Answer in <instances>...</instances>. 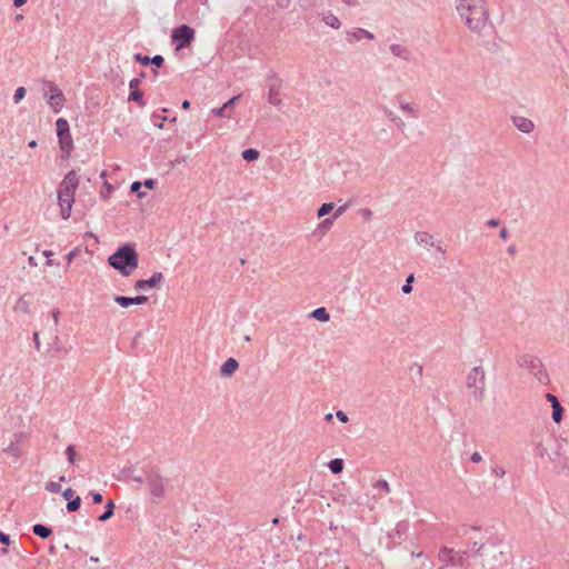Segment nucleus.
Returning <instances> with one entry per match:
<instances>
[{"mask_svg": "<svg viewBox=\"0 0 569 569\" xmlns=\"http://www.w3.org/2000/svg\"><path fill=\"white\" fill-rule=\"evenodd\" d=\"M47 86H48V89H49V94H60V93H63L56 83L51 82V81H48L47 82Z\"/></svg>", "mask_w": 569, "mask_h": 569, "instance_id": "42", "label": "nucleus"}, {"mask_svg": "<svg viewBox=\"0 0 569 569\" xmlns=\"http://www.w3.org/2000/svg\"><path fill=\"white\" fill-rule=\"evenodd\" d=\"M108 263L118 270L121 276L129 277L139 264V258L134 246L131 243L121 246L111 256H109Z\"/></svg>", "mask_w": 569, "mask_h": 569, "instance_id": "2", "label": "nucleus"}, {"mask_svg": "<svg viewBox=\"0 0 569 569\" xmlns=\"http://www.w3.org/2000/svg\"><path fill=\"white\" fill-rule=\"evenodd\" d=\"M91 497H92V501L93 503H101L102 500H103V497L100 492H96V491H91Z\"/></svg>", "mask_w": 569, "mask_h": 569, "instance_id": "48", "label": "nucleus"}, {"mask_svg": "<svg viewBox=\"0 0 569 569\" xmlns=\"http://www.w3.org/2000/svg\"><path fill=\"white\" fill-rule=\"evenodd\" d=\"M57 136L61 150L69 156L73 148V139L70 133V127L64 118H59L56 121Z\"/></svg>", "mask_w": 569, "mask_h": 569, "instance_id": "6", "label": "nucleus"}, {"mask_svg": "<svg viewBox=\"0 0 569 569\" xmlns=\"http://www.w3.org/2000/svg\"><path fill=\"white\" fill-rule=\"evenodd\" d=\"M46 490L51 493H58L61 491V485L59 482L49 481L46 483Z\"/></svg>", "mask_w": 569, "mask_h": 569, "instance_id": "36", "label": "nucleus"}, {"mask_svg": "<svg viewBox=\"0 0 569 569\" xmlns=\"http://www.w3.org/2000/svg\"><path fill=\"white\" fill-rule=\"evenodd\" d=\"M113 511H114V502L112 500H109L106 505V510L103 513H101L99 517H98V520L100 522H104L107 520H109L112 516H113Z\"/></svg>", "mask_w": 569, "mask_h": 569, "instance_id": "26", "label": "nucleus"}, {"mask_svg": "<svg viewBox=\"0 0 569 569\" xmlns=\"http://www.w3.org/2000/svg\"><path fill=\"white\" fill-rule=\"evenodd\" d=\"M389 50L393 57L399 58L406 62H409L412 59V51L403 44L392 43L390 44Z\"/></svg>", "mask_w": 569, "mask_h": 569, "instance_id": "16", "label": "nucleus"}, {"mask_svg": "<svg viewBox=\"0 0 569 569\" xmlns=\"http://www.w3.org/2000/svg\"><path fill=\"white\" fill-rule=\"evenodd\" d=\"M140 188H141V182H139V181L132 182V184L130 187L132 192H138L140 190Z\"/></svg>", "mask_w": 569, "mask_h": 569, "instance_id": "60", "label": "nucleus"}, {"mask_svg": "<svg viewBox=\"0 0 569 569\" xmlns=\"http://www.w3.org/2000/svg\"><path fill=\"white\" fill-rule=\"evenodd\" d=\"M321 20L328 27H331L333 29H339L341 27V22H340L339 18L336 14L331 13V12L323 13Z\"/></svg>", "mask_w": 569, "mask_h": 569, "instance_id": "23", "label": "nucleus"}, {"mask_svg": "<svg viewBox=\"0 0 569 569\" xmlns=\"http://www.w3.org/2000/svg\"><path fill=\"white\" fill-rule=\"evenodd\" d=\"M373 487L376 489H381L383 490L385 492H389L390 491V487H389V483L386 481V480H378L376 481V483L373 485Z\"/></svg>", "mask_w": 569, "mask_h": 569, "instance_id": "40", "label": "nucleus"}, {"mask_svg": "<svg viewBox=\"0 0 569 569\" xmlns=\"http://www.w3.org/2000/svg\"><path fill=\"white\" fill-rule=\"evenodd\" d=\"M385 114L387 116V118L396 124V127L400 130H403L405 129V122L402 121V119H400L399 117H397L392 111L390 110H386L385 111Z\"/></svg>", "mask_w": 569, "mask_h": 569, "instance_id": "31", "label": "nucleus"}, {"mask_svg": "<svg viewBox=\"0 0 569 569\" xmlns=\"http://www.w3.org/2000/svg\"><path fill=\"white\" fill-rule=\"evenodd\" d=\"M238 361L234 358H229L222 363L220 373L224 377H230L238 369Z\"/></svg>", "mask_w": 569, "mask_h": 569, "instance_id": "21", "label": "nucleus"}, {"mask_svg": "<svg viewBox=\"0 0 569 569\" xmlns=\"http://www.w3.org/2000/svg\"><path fill=\"white\" fill-rule=\"evenodd\" d=\"M140 86V78H133L129 82V88L131 90H138V87Z\"/></svg>", "mask_w": 569, "mask_h": 569, "instance_id": "51", "label": "nucleus"}, {"mask_svg": "<svg viewBox=\"0 0 569 569\" xmlns=\"http://www.w3.org/2000/svg\"><path fill=\"white\" fill-rule=\"evenodd\" d=\"M456 9L468 29L481 33L488 26L489 9L486 0H456Z\"/></svg>", "mask_w": 569, "mask_h": 569, "instance_id": "1", "label": "nucleus"}, {"mask_svg": "<svg viewBox=\"0 0 569 569\" xmlns=\"http://www.w3.org/2000/svg\"><path fill=\"white\" fill-rule=\"evenodd\" d=\"M242 158L248 162L254 161L259 158V151L253 148L246 149L242 152Z\"/></svg>", "mask_w": 569, "mask_h": 569, "instance_id": "32", "label": "nucleus"}, {"mask_svg": "<svg viewBox=\"0 0 569 569\" xmlns=\"http://www.w3.org/2000/svg\"><path fill=\"white\" fill-rule=\"evenodd\" d=\"M486 375L482 367L472 368L467 376V387L476 401L485 397Z\"/></svg>", "mask_w": 569, "mask_h": 569, "instance_id": "3", "label": "nucleus"}, {"mask_svg": "<svg viewBox=\"0 0 569 569\" xmlns=\"http://www.w3.org/2000/svg\"><path fill=\"white\" fill-rule=\"evenodd\" d=\"M333 209V203L332 202H326L323 203L319 209H318V212H317V216L319 218L321 217H325L327 216L328 213H330Z\"/></svg>", "mask_w": 569, "mask_h": 569, "instance_id": "34", "label": "nucleus"}, {"mask_svg": "<svg viewBox=\"0 0 569 569\" xmlns=\"http://www.w3.org/2000/svg\"><path fill=\"white\" fill-rule=\"evenodd\" d=\"M239 99H240V94L232 97L226 103H223L220 108L212 109L211 113H213L216 117H219V118H231L233 106Z\"/></svg>", "mask_w": 569, "mask_h": 569, "instance_id": "14", "label": "nucleus"}, {"mask_svg": "<svg viewBox=\"0 0 569 569\" xmlns=\"http://www.w3.org/2000/svg\"><path fill=\"white\" fill-rule=\"evenodd\" d=\"M79 186V179L74 170L69 171L62 182L59 186L58 194H62L63 197H72L74 198L76 191Z\"/></svg>", "mask_w": 569, "mask_h": 569, "instance_id": "8", "label": "nucleus"}, {"mask_svg": "<svg viewBox=\"0 0 569 569\" xmlns=\"http://www.w3.org/2000/svg\"><path fill=\"white\" fill-rule=\"evenodd\" d=\"M551 408H552L551 417H552L553 422H556V423L561 422V420L563 418V411H565L561 403L553 405Z\"/></svg>", "mask_w": 569, "mask_h": 569, "instance_id": "28", "label": "nucleus"}, {"mask_svg": "<svg viewBox=\"0 0 569 569\" xmlns=\"http://www.w3.org/2000/svg\"><path fill=\"white\" fill-rule=\"evenodd\" d=\"M519 366L527 369L537 379L539 383H549V376L547 373V370L542 361L538 357H533L530 355L521 356L519 359Z\"/></svg>", "mask_w": 569, "mask_h": 569, "instance_id": "4", "label": "nucleus"}, {"mask_svg": "<svg viewBox=\"0 0 569 569\" xmlns=\"http://www.w3.org/2000/svg\"><path fill=\"white\" fill-rule=\"evenodd\" d=\"M432 247L441 254H445L447 252L446 247L439 240H436V244H433Z\"/></svg>", "mask_w": 569, "mask_h": 569, "instance_id": "47", "label": "nucleus"}, {"mask_svg": "<svg viewBox=\"0 0 569 569\" xmlns=\"http://www.w3.org/2000/svg\"><path fill=\"white\" fill-rule=\"evenodd\" d=\"M470 460H471L473 463H479V462H481V461H482V457H481V455H480L478 451H476V452H473V453L471 455Z\"/></svg>", "mask_w": 569, "mask_h": 569, "instance_id": "55", "label": "nucleus"}, {"mask_svg": "<svg viewBox=\"0 0 569 569\" xmlns=\"http://www.w3.org/2000/svg\"><path fill=\"white\" fill-rule=\"evenodd\" d=\"M512 123L519 131L523 133H530L535 129V123L532 120L522 116L512 117Z\"/></svg>", "mask_w": 569, "mask_h": 569, "instance_id": "17", "label": "nucleus"}, {"mask_svg": "<svg viewBox=\"0 0 569 569\" xmlns=\"http://www.w3.org/2000/svg\"><path fill=\"white\" fill-rule=\"evenodd\" d=\"M74 495V491L71 489V488H67L63 492H62V496L64 499L67 500H71V498L73 497Z\"/></svg>", "mask_w": 569, "mask_h": 569, "instance_id": "56", "label": "nucleus"}, {"mask_svg": "<svg viewBox=\"0 0 569 569\" xmlns=\"http://www.w3.org/2000/svg\"><path fill=\"white\" fill-rule=\"evenodd\" d=\"M81 505V498L77 496L76 498L71 499L67 503V510L69 512H74L80 508Z\"/></svg>", "mask_w": 569, "mask_h": 569, "instance_id": "33", "label": "nucleus"}, {"mask_svg": "<svg viewBox=\"0 0 569 569\" xmlns=\"http://www.w3.org/2000/svg\"><path fill=\"white\" fill-rule=\"evenodd\" d=\"M399 108H400V110L402 112L407 113L411 118H418L419 117L418 107L415 103H409V102L400 101L399 102Z\"/></svg>", "mask_w": 569, "mask_h": 569, "instance_id": "22", "label": "nucleus"}, {"mask_svg": "<svg viewBox=\"0 0 569 569\" xmlns=\"http://www.w3.org/2000/svg\"><path fill=\"white\" fill-rule=\"evenodd\" d=\"M491 473L496 477L502 478L506 475V471L500 466H495L491 468Z\"/></svg>", "mask_w": 569, "mask_h": 569, "instance_id": "44", "label": "nucleus"}, {"mask_svg": "<svg viewBox=\"0 0 569 569\" xmlns=\"http://www.w3.org/2000/svg\"><path fill=\"white\" fill-rule=\"evenodd\" d=\"M59 317H60V311L53 310L52 311V320H53L54 327H57L59 323Z\"/></svg>", "mask_w": 569, "mask_h": 569, "instance_id": "58", "label": "nucleus"}, {"mask_svg": "<svg viewBox=\"0 0 569 569\" xmlns=\"http://www.w3.org/2000/svg\"><path fill=\"white\" fill-rule=\"evenodd\" d=\"M546 399L551 403V407H552L553 405L560 403V401L558 400V398H557L553 393H550V392H547V393H546Z\"/></svg>", "mask_w": 569, "mask_h": 569, "instance_id": "50", "label": "nucleus"}, {"mask_svg": "<svg viewBox=\"0 0 569 569\" xmlns=\"http://www.w3.org/2000/svg\"><path fill=\"white\" fill-rule=\"evenodd\" d=\"M134 59H136V61L140 62L143 66L150 64V57H148V56H142L141 53H136Z\"/></svg>", "mask_w": 569, "mask_h": 569, "instance_id": "41", "label": "nucleus"}, {"mask_svg": "<svg viewBox=\"0 0 569 569\" xmlns=\"http://www.w3.org/2000/svg\"><path fill=\"white\" fill-rule=\"evenodd\" d=\"M163 281V274L161 272H154L149 279H141L136 281V290H147L150 288L158 287Z\"/></svg>", "mask_w": 569, "mask_h": 569, "instance_id": "11", "label": "nucleus"}, {"mask_svg": "<svg viewBox=\"0 0 569 569\" xmlns=\"http://www.w3.org/2000/svg\"><path fill=\"white\" fill-rule=\"evenodd\" d=\"M163 57L160 54H156L152 58L150 57V64H154L157 67H161L163 63Z\"/></svg>", "mask_w": 569, "mask_h": 569, "instance_id": "46", "label": "nucleus"}, {"mask_svg": "<svg viewBox=\"0 0 569 569\" xmlns=\"http://www.w3.org/2000/svg\"><path fill=\"white\" fill-rule=\"evenodd\" d=\"M26 2L27 0H13V6L18 8L23 6Z\"/></svg>", "mask_w": 569, "mask_h": 569, "instance_id": "64", "label": "nucleus"}, {"mask_svg": "<svg viewBox=\"0 0 569 569\" xmlns=\"http://www.w3.org/2000/svg\"><path fill=\"white\" fill-rule=\"evenodd\" d=\"M499 223H500L499 219H496V218L489 219L487 221V226L491 227V228L498 227Z\"/></svg>", "mask_w": 569, "mask_h": 569, "instance_id": "59", "label": "nucleus"}, {"mask_svg": "<svg viewBox=\"0 0 569 569\" xmlns=\"http://www.w3.org/2000/svg\"><path fill=\"white\" fill-rule=\"evenodd\" d=\"M268 102L274 107H281L282 99L280 97V89L282 87V80L274 73L268 76Z\"/></svg>", "mask_w": 569, "mask_h": 569, "instance_id": "7", "label": "nucleus"}, {"mask_svg": "<svg viewBox=\"0 0 569 569\" xmlns=\"http://www.w3.org/2000/svg\"><path fill=\"white\" fill-rule=\"evenodd\" d=\"M32 531L36 536L42 538V539H47L51 536L52 533V530L51 528L42 525V523H36L33 527H32Z\"/></svg>", "mask_w": 569, "mask_h": 569, "instance_id": "24", "label": "nucleus"}, {"mask_svg": "<svg viewBox=\"0 0 569 569\" xmlns=\"http://www.w3.org/2000/svg\"><path fill=\"white\" fill-rule=\"evenodd\" d=\"M311 316L317 319V320H320V321H328L330 316L328 313V311L326 310V308H317L312 311Z\"/></svg>", "mask_w": 569, "mask_h": 569, "instance_id": "30", "label": "nucleus"}, {"mask_svg": "<svg viewBox=\"0 0 569 569\" xmlns=\"http://www.w3.org/2000/svg\"><path fill=\"white\" fill-rule=\"evenodd\" d=\"M333 220H335L333 218H327V219H325V220L321 222V226H322V227H330V226L332 224Z\"/></svg>", "mask_w": 569, "mask_h": 569, "instance_id": "63", "label": "nucleus"}, {"mask_svg": "<svg viewBox=\"0 0 569 569\" xmlns=\"http://www.w3.org/2000/svg\"><path fill=\"white\" fill-rule=\"evenodd\" d=\"M0 542L6 546H9L10 545V536L0 531Z\"/></svg>", "mask_w": 569, "mask_h": 569, "instance_id": "52", "label": "nucleus"}, {"mask_svg": "<svg viewBox=\"0 0 569 569\" xmlns=\"http://www.w3.org/2000/svg\"><path fill=\"white\" fill-rule=\"evenodd\" d=\"M194 30L187 24H181L172 30L171 39L174 43L176 50L187 48L194 40Z\"/></svg>", "mask_w": 569, "mask_h": 569, "instance_id": "5", "label": "nucleus"}, {"mask_svg": "<svg viewBox=\"0 0 569 569\" xmlns=\"http://www.w3.org/2000/svg\"><path fill=\"white\" fill-rule=\"evenodd\" d=\"M336 417L338 418V420H340V421H341V422H343V423L348 422V420H349V418H348L347 413H346V412H343L342 410H338V411L336 412Z\"/></svg>", "mask_w": 569, "mask_h": 569, "instance_id": "49", "label": "nucleus"}, {"mask_svg": "<svg viewBox=\"0 0 569 569\" xmlns=\"http://www.w3.org/2000/svg\"><path fill=\"white\" fill-rule=\"evenodd\" d=\"M73 202H74V198L63 197L62 194H58V203H59V207L61 210L62 219L67 220L70 218Z\"/></svg>", "mask_w": 569, "mask_h": 569, "instance_id": "18", "label": "nucleus"}, {"mask_svg": "<svg viewBox=\"0 0 569 569\" xmlns=\"http://www.w3.org/2000/svg\"><path fill=\"white\" fill-rule=\"evenodd\" d=\"M438 558L439 561H441L446 566H456L460 562L462 557L455 552L453 549L443 547L440 549Z\"/></svg>", "mask_w": 569, "mask_h": 569, "instance_id": "12", "label": "nucleus"}, {"mask_svg": "<svg viewBox=\"0 0 569 569\" xmlns=\"http://www.w3.org/2000/svg\"><path fill=\"white\" fill-rule=\"evenodd\" d=\"M328 467L332 473L338 475L343 469V460L339 458L332 459L329 461Z\"/></svg>", "mask_w": 569, "mask_h": 569, "instance_id": "27", "label": "nucleus"}, {"mask_svg": "<svg viewBox=\"0 0 569 569\" xmlns=\"http://www.w3.org/2000/svg\"><path fill=\"white\" fill-rule=\"evenodd\" d=\"M114 301L122 308H128L130 306H140L144 305L148 301V297L146 296H137V297H124V296H116Z\"/></svg>", "mask_w": 569, "mask_h": 569, "instance_id": "15", "label": "nucleus"}, {"mask_svg": "<svg viewBox=\"0 0 569 569\" xmlns=\"http://www.w3.org/2000/svg\"><path fill=\"white\" fill-rule=\"evenodd\" d=\"M556 456L558 458V461L563 467H567L569 463V442L567 439L561 438L557 440V449H556Z\"/></svg>", "mask_w": 569, "mask_h": 569, "instance_id": "13", "label": "nucleus"}, {"mask_svg": "<svg viewBox=\"0 0 569 569\" xmlns=\"http://www.w3.org/2000/svg\"><path fill=\"white\" fill-rule=\"evenodd\" d=\"M499 237L503 240L508 239L509 237V231L507 228H502L499 232Z\"/></svg>", "mask_w": 569, "mask_h": 569, "instance_id": "62", "label": "nucleus"}, {"mask_svg": "<svg viewBox=\"0 0 569 569\" xmlns=\"http://www.w3.org/2000/svg\"><path fill=\"white\" fill-rule=\"evenodd\" d=\"M483 548V545H479L477 541H475L470 548H469V553H473V555H479L481 549Z\"/></svg>", "mask_w": 569, "mask_h": 569, "instance_id": "45", "label": "nucleus"}, {"mask_svg": "<svg viewBox=\"0 0 569 569\" xmlns=\"http://www.w3.org/2000/svg\"><path fill=\"white\" fill-rule=\"evenodd\" d=\"M33 342H34V347L37 350H40L41 348V342H40V338H39V332L38 331H34L33 332Z\"/></svg>", "mask_w": 569, "mask_h": 569, "instance_id": "54", "label": "nucleus"}, {"mask_svg": "<svg viewBox=\"0 0 569 569\" xmlns=\"http://www.w3.org/2000/svg\"><path fill=\"white\" fill-rule=\"evenodd\" d=\"M415 281V276L413 273L409 274L406 279V283L402 286L401 288V291L405 293V295H409L412 292V286L411 283Z\"/></svg>", "mask_w": 569, "mask_h": 569, "instance_id": "35", "label": "nucleus"}, {"mask_svg": "<svg viewBox=\"0 0 569 569\" xmlns=\"http://www.w3.org/2000/svg\"><path fill=\"white\" fill-rule=\"evenodd\" d=\"M128 100L137 102L140 107L146 106V101L143 100L142 92L139 90H131L129 93Z\"/></svg>", "mask_w": 569, "mask_h": 569, "instance_id": "29", "label": "nucleus"}, {"mask_svg": "<svg viewBox=\"0 0 569 569\" xmlns=\"http://www.w3.org/2000/svg\"><path fill=\"white\" fill-rule=\"evenodd\" d=\"M415 241L420 247H432L436 244V239L432 234L426 232V231H417L415 233Z\"/></svg>", "mask_w": 569, "mask_h": 569, "instance_id": "20", "label": "nucleus"}, {"mask_svg": "<svg viewBox=\"0 0 569 569\" xmlns=\"http://www.w3.org/2000/svg\"><path fill=\"white\" fill-rule=\"evenodd\" d=\"M149 491L153 497H162L164 493L163 479L158 473H150L147 477Z\"/></svg>", "mask_w": 569, "mask_h": 569, "instance_id": "9", "label": "nucleus"}, {"mask_svg": "<svg viewBox=\"0 0 569 569\" xmlns=\"http://www.w3.org/2000/svg\"><path fill=\"white\" fill-rule=\"evenodd\" d=\"M348 43H355L362 40H373L375 34L363 28H352L346 31Z\"/></svg>", "mask_w": 569, "mask_h": 569, "instance_id": "10", "label": "nucleus"}, {"mask_svg": "<svg viewBox=\"0 0 569 569\" xmlns=\"http://www.w3.org/2000/svg\"><path fill=\"white\" fill-rule=\"evenodd\" d=\"M67 459L70 463H74L76 461V449L74 446L69 445L66 449Z\"/></svg>", "mask_w": 569, "mask_h": 569, "instance_id": "38", "label": "nucleus"}, {"mask_svg": "<svg viewBox=\"0 0 569 569\" xmlns=\"http://www.w3.org/2000/svg\"><path fill=\"white\" fill-rule=\"evenodd\" d=\"M51 349L56 352V353H67L66 349L62 348L60 345H59V337L58 335L54 336V341L51 346Z\"/></svg>", "mask_w": 569, "mask_h": 569, "instance_id": "39", "label": "nucleus"}, {"mask_svg": "<svg viewBox=\"0 0 569 569\" xmlns=\"http://www.w3.org/2000/svg\"><path fill=\"white\" fill-rule=\"evenodd\" d=\"M536 452H537V455H538L539 457H541V458H542V457H545V455H547V449H546L541 443H539V445H537V447H536Z\"/></svg>", "mask_w": 569, "mask_h": 569, "instance_id": "53", "label": "nucleus"}, {"mask_svg": "<svg viewBox=\"0 0 569 569\" xmlns=\"http://www.w3.org/2000/svg\"><path fill=\"white\" fill-rule=\"evenodd\" d=\"M342 2L348 7H357L360 3L359 0H342Z\"/></svg>", "mask_w": 569, "mask_h": 569, "instance_id": "61", "label": "nucleus"}, {"mask_svg": "<svg viewBox=\"0 0 569 569\" xmlns=\"http://www.w3.org/2000/svg\"><path fill=\"white\" fill-rule=\"evenodd\" d=\"M4 450L16 457L19 456V446L16 442H11Z\"/></svg>", "mask_w": 569, "mask_h": 569, "instance_id": "43", "label": "nucleus"}, {"mask_svg": "<svg viewBox=\"0 0 569 569\" xmlns=\"http://www.w3.org/2000/svg\"><path fill=\"white\" fill-rule=\"evenodd\" d=\"M26 92L27 91L24 87L17 88L13 94V102L19 103L24 98Z\"/></svg>", "mask_w": 569, "mask_h": 569, "instance_id": "37", "label": "nucleus"}, {"mask_svg": "<svg viewBox=\"0 0 569 569\" xmlns=\"http://www.w3.org/2000/svg\"><path fill=\"white\" fill-rule=\"evenodd\" d=\"M64 101H66V98H64V94L63 93H60V94H49L48 96V104L50 106V108L52 109V111L54 113H59L63 106H64Z\"/></svg>", "mask_w": 569, "mask_h": 569, "instance_id": "19", "label": "nucleus"}, {"mask_svg": "<svg viewBox=\"0 0 569 569\" xmlns=\"http://www.w3.org/2000/svg\"><path fill=\"white\" fill-rule=\"evenodd\" d=\"M347 207H348L347 204L340 206V207L336 210V212H335V214H333V217H332V218H333V219H337L338 217H340V216L346 211Z\"/></svg>", "mask_w": 569, "mask_h": 569, "instance_id": "57", "label": "nucleus"}, {"mask_svg": "<svg viewBox=\"0 0 569 569\" xmlns=\"http://www.w3.org/2000/svg\"><path fill=\"white\" fill-rule=\"evenodd\" d=\"M14 310L24 315L30 312V302L24 298V296L20 297L16 305Z\"/></svg>", "mask_w": 569, "mask_h": 569, "instance_id": "25", "label": "nucleus"}]
</instances>
